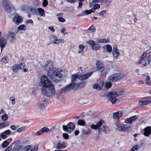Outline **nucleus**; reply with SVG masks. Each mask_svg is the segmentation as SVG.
<instances>
[{"mask_svg":"<svg viewBox=\"0 0 151 151\" xmlns=\"http://www.w3.org/2000/svg\"><path fill=\"white\" fill-rule=\"evenodd\" d=\"M40 82L42 85V93L47 97H50L55 93L54 86L50 80L45 76L43 75L41 78Z\"/></svg>","mask_w":151,"mask_h":151,"instance_id":"f257e3e1","label":"nucleus"},{"mask_svg":"<svg viewBox=\"0 0 151 151\" xmlns=\"http://www.w3.org/2000/svg\"><path fill=\"white\" fill-rule=\"evenodd\" d=\"M53 63L52 61L48 60L44 66V69L47 72V75L50 79L53 78V76L61 77L60 73L58 69L53 67Z\"/></svg>","mask_w":151,"mask_h":151,"instance_id":"f03ea898","label":"nucleus"},{"mask_svg":"<svg viewBox=\"0 0 151 151\" xmlns=\"http://www.w3.org/2000/svg\"><path fill=\"white\" fill-rule=\"evenodd\" d=\"M104 123V121L102 119H101L97 122L96 124H92L91 125V129L96 130L98 129V132L100 133V130L105 133H106V127L104 125H102V124Z\"/></svg>","mask_w":151,"mask_h":151,"instance_id":"7ed1b4c3","label":"nucleus"},{"mask_svg":"<svg viewBox=\"0 0 151 151\" xmlns=\"http://www.w3.org/2000/svg\"><path fill=\"white\" fill-rule=\"evenodd\" d=\"M124 92V91H121L117 93L116 91H113L108 93L107 96L110 102L113 104L115 103L117 100L116 97L119 95H122Z\"/></svg>","mask_w":151,"mask_h":151,"instance_id":"20e7f679","label":"nucleus"},{"mask_svg":"<svg viewBox=\"0 0 151 151\" xmlns=\"http://www.w3.org/2000/svg\"><path fill=\"white\" fill-rule=\"evenodd\" d=\"M124 77V75L121 73H116L110 76L108 78V81L114 82L120 80Z\"/></svg>","mask_w":151,"mask_h":151,"instance_id":"39448f33","label":"nucleus"},{"mask_svg":"<svg viewBox=\"0 0 151 151\" xmlns=\"http://www.w3.org/2000/svg\"><path fill=\"white\" fill-rule=\"evenodd\" d=\"M63 129L68 133H70L73 131L75 128V124L73 122H70L67 125L63 126Z\"/></svg>","mask_w":151,"mask_h":151,"instance_id":"423d86ee","label":"nucleus"},{"mask_svg":"<svg viewBox=\"0 0 151 151\" xmlns=\"http://www.w3.org/2000/svg\"><path fill=\"white\" fill-rule=\"evenodd\" d=\"M86 43L89 45L92 49L93 50H97L99 49L101 47L100 44L92 40H90L87 41Z\"/></svg>","mask_w":151,"mask_h":151,"instance_id":"0eeeda50","label":"nucleus"},{"mask_svg":"<svg viewBox=\"0 0 151 151\" xmlns=\"http://www.w3.org/2000/svg\"><path fill=\"white\" fill-rule=\"evenodd\" d=\"M76 85V83H72L67 86L65 88L60 89L59 91L60 93H67L71 90L74 89L75 86Z\"/></svg>","mask_w":151,"mask_h":151,"instance_id":"6e6552de","label":"nucleus"},{"mask_svg":"<svg viewBox=\"0 0 151 151\" xmlns=\"http://www.w3.org/2000/svg\"><path fill=\"white\" fill-rule=\"evenodd\" d=\"M2 4L4 5V8L6 11L10 12L11 9L13 8L12 4L8 0H3Z\"/></svg>","mask_w":151,"mask_h":151,"instance_id":"1a4fd4ad","label":"nucleus"},{"mask_svg":"<svg viewBox=\"0 0 151 151\" xmlns=\"http://www.w3.org/2000/svg\"><path fill=\"white\" fill-rule=\"evenodd\" d=\"M8 38L10 40V41L11 43H14L16 39V33L14 32H9L7 35Z\"/></svg>","mask_w":151,"mask_h":151,"instance_id":"9d476101","label":"nucleus"},{"mask_svg":"<svg viewBox=\"0 0 151 151\" xmlns=\"http://www.w3.org/2000/svg\"><path fill=\"white\" fill-rule=\"evenodd\" d=\"M138 118V116L135 115L127 118L125 120L124 122L126 124H131L133 122L136 120Z\"/></svg>","mask_w":151,"mask_h":151,"instance_id":"9b49d317","label":"nucleus"},{"mask_svg":"<svg viewBox=\"0 0 151 151\" xmlns=\"http://www.w3.org/2000/svg\"><path fill=\"white\" fill-rule=\"evenodd\" d=\"M131 127V126L128 127L127 125H125L124 126H118L117 127V129L119 131L128 132L130 130Z\"/></svg>","mask_w":151,"mask_h":151,"instance_id":"f8f14e48","label":"nucleus"},{"mask_svg":"<svg viewBox=\"0 0 151 151\" xmlns=\"http://www.w3.org/2000/svg\"><path fill=\"white\" fill-rule=\"evenodd\" d=\"M116 47V45L114 46L112 52V54L113 57L116 59L118 58V56L120 55L119 50Z\"/></svg>","mask_w":151,"mask_h":151,"instance_id":"ddd939ff","label":"nucleus"},{"mask_svg":"<svg viewBox=\"0 0 151 151\" xmlns=\"http://www.w3.org/2000/svg\"><path fill=\"white\" fill-rule=\"evenodd\" d=\"M13 21L16 24H19L22 23V17L18 14L16 15L14 17Z\"/></svg>","mask_w":151,"mask_h":151,"instance_id":"4468645a","label":"nucleus"},{"mask_svg":"<svg viewBox=\"0 0 151 151\" xmlns=\"http://www.w3.org/2000/svg\"><path fill=\"white\" fill-rule=\"evenodd\" d=\"M92 73V72H89L86 74L79 76L78 79L80 80H84L88 79Z\"/></svg>","mask_w":151,"mask_h":151,"instance_id":"2eb2a0df","label":"nucleus"},{"mask_svg":"<svg viewBox=\"0 0 151 151\" xmlns=\"http://www.w3.org/2000/svg\"><path fill=\"white\" fill-rule=\"evenodd\" d=\"M150 103H151V100H140L139 101L138 105L140 106H143L149 104Z\"/></svg>","mask_w":151,"mask_h":151,"instance_id":"dca6fc26","label":"nucleus"},{"mask_svg":"<svg viewBox=\"0 0 151 151\" xmlns=\"http://www.w3.org/2000/svg\"><path fill=\"white\" fill-rule=\"evenodd\" d=\"M144 131L143 134L147 137H148L151 134V127L148 126L145 127L144 129Z\"/></svg>","mask_w":151,"mask_h":151,"instance_id":"f3484780","label":"nucleus"},{"mask_svg":"<svg viewBox=\"0 0 151 151\" xmlns=\"http://www.w3.org/2000/svg\"><path fill=\"white\" fill-rule=\"evenodd\" d=\"M67 144L64 142L59 141L57 144V147L58 149H62L66 147Z\"/></svg>","mask_w":151,"mask_h":151,"instance_id":"a211bd4d","label":"nucleus"},{"mask_svg":"<svg viewBox=\"0 0 151 151\" xmlns=\"http://www.w3.org/2000/svg\"><path fill=\"white\" fill-rule=\"evenodd\" d=\"M49 129L46 127H45L41 129L40 130L38 131V133L39 135L42 134L44 133H47L50 132Z\"/></svg>","mask_w":151,"mask_h":151,"instance_id":"6ab92c4d","label":"nucleus"},{"mask_svg":"<svg viewBox=\"0 0 151 151\" xmlns=\"http://www.w3.org/2000/svg\"><path fill=\"white\" fill-rule=\"evenodd\" d=\"M47 101L45 98L42 99V103L40 104V108L41 109L44 108L47 105Z\"/></svg>","mask_w":151,"mask_h":151,"instance_id":"aec40b11","label":"nucleus"},{"mask_svg":"<svg viewBox=\"0 0 151 151\" xmlns=\"http://www.w3.org/2000/svg\"><path fill=\"white\" fill-rule=\"evenodd\" d=\"M86 82H83L78 84L76 83V85L75 86L74 89L76 90L77 88H81L84 87L86 86Z\"/></svg>","mask_w":151,"mask_h":151,"instance_id":"412c9836","label":"nucleus"},{"mask_svg":"<svg viewBox=\"0 0 151 151\" xmlns=\"http://www.w3.org/2000/svg\"><path fill=\"white\" fill-rule=\"evenodd\" d=\"M16 144L15 146L12 149V151H22L23 150V149L22 147L20 145H17V144Z\"/></svg>","mask_w":151,"mask_h":151,"instance_id":"4be33fe9","label":"nucleus"},{"mask_svg":"<svg viewBox=\"0 0 151 151\" xmlns=\"http://www.w3.org/2000/svg\"><path fill=\"white\" fill-rule=\"evenodd\" d=\"M147 59H140L139 61L136 63L137 65L141 64L143 66H147V63H148L147 61Z\"/></svg>","mask_w":151,"mask_h":151,"instance_id":"5701e85b","label":"nucleus"},{"mask_svg":"<svg viewBox=\"0 0 151 151\" xmlns=\"http://www.w3.org/2000/svg\"><path fill=\"white\" fill-rule=\"evenodd\" d=\"M9 58L6 56L5 55L1 58L0 60V62L2 63H4L5 64H8L9 62Z\"/></svg>","mask_w":151,"mask_h":151,"instance_id":"b1692460","label":"nucleus"},{"mask_svg":"<svg viewBox=\"0 0 151 151\" xmlns=\"http://www.w3.org/2000/svg\"><path fill=\"white\" fill-rule=\"evenodd\" d=\"M6 45V42L4 41V38L3 37H1L0 38V47L1 48V50L4 48Z\"/></svg>","mask_w":151,"mask_h":151,"instance_id":"393cba45","label":"nucleus"},{"mask_svg":"<svg viewBox=\"0 0 151 151\" xmlns=\"http://www.w3.org/2000/svg\"><path fill=\"white\" fill-rule=\"evenodd\" d=\"M122 113L121 111H118L113 114V117L114 118L119 119L121 116Z\"/></svg>","mask_w":151,"mask_h":151,"instance_id":"a878e982","label":"nucleus"},{"mask_svg":"<svg viewBox=\"0 0 151 151\" xmlns=\"http://www.w3.org/2000/svg\"><path fill=\"white\" fill-rule=\"evenodd\" d=\"M9 123L8 122H2L0 123V129L3 128L9 125Z\"/></svg>","mask_w":151,"mask_h":151,"instance_id":"bb28decb","label":"nucleus"},{"mask_svg":"<svg viewBox=\"0 0 151 151\" xmlns=\"http://www.w3.org/2000/svg\"><path fill=\"white\" fill-rule=\"evenodd\" d=\"M95 10H92V9H89L88 10H86L84 12H82V14L78 15V16H82L84 15L85 14H88L91 13L92 12H94Z\"/></svg>","mask_w":151,"mask_h":151,"instance_id":"cd10ccee","label":"nucleus"},{"mask_svg":"<svg viewBox=\"0 0 151 151\" xmlns=\"http://www.w3.org/2000/svg\"><path fill=\"white\" fill-rule=\"evenodd\" d=\"M79 75L78 73H75L73 75L71 78V81L72 83H74L76 81V80L78 78Z\"/></svg>","mask_w":151,"mask_h":151,"instance_id":"c85d7f7f","label":"nucleus"},{"mask_svg":"<svg viewBox=\"0 0 151 151\" xmlns=\"http://www.w3.org/2000/svg\"><path fill=\"white\" fill-rule=\"evenodd\" d=\"M38 12L40 15L41 16L44 17L45 15V12L44 9L41 8L38 9Z\"/></svg>","mask_w":151,"mask_h":151,"instance_id":"c756f323","label":"nucleus"},{"mask_svg":"<svg viewBox=\"0 0 151 151\" xmlns=\"http://www.w3.org/2000/svg\"><path fill=\"white\" fill-rule=\"evenodd\" d=\"M108 70L107 68H104L101 72V75L102 76H105L108 73Z\"/></svg>","mask_w":151,"mask_h":151,"instance_id":"7c9ffc66","label":"nucleus"},{"mask_svg":"<svg viewBox=\"0 0 151 151\" xmlns=\"http://www.w3.org/2000/svg\"><path fill=\"white\" fill-rule=\"evenodd\" d=\"M85 123V121L83 119H79L78 121V124L80 126H84Z\"/></svg>","mask_w":151,"mask_h":151,"instance_id":"2f4dec72","label":"nucleus"},{"mask_svg":"<svg viewBox=\"0 0 151 151\" xmlns=\"http://www.w3.org/2000/svg\"><path fill=\"white\" fill-rule=\"evenodd\" d=\"M13 71L15 73H17L19 70L18 68V64H14L12 67Z\"/></svg>","mask_w":151,"mask_h":151,"instance_id":"473e14b6","label":"nucleus"},{"mask_svg":"<svg viewBox=\"0 0 151 151\" xmlns=\"http://www.w3.org/2000/svg\"><path fill=\"white\" fill-rule=\"evenodd\" d=\"M99 42L100 43H109L110 42L109 39L107 38L106 39H103L99 40Z\"/></svg>","mask_w":151,"mask_h":151,"instance_id":"72a5a7b5","label":"nucleus"},{"mask_svg":"<svg viewBox=\"0 0 151 151\" xmlns=\"http://www.w3.org/2000/svg\"><path fill=\"white\" fill-rule=\"evenodd\" d=\"M96 66L98 70H100L103 68V65L99 61H98L96 63Z\"/></svg>","mask_w":151,"mask_h":151,"instance_id":"f704fd0d","label":"nucleus"},{"mask_svg":"<svg viewBox=\"0 0 151 151\" xmlns=\"http://www.w3.org/2000/svg\"><path fill=\"white\" fill-rule=\"evenodd\" d=\"M91 130L90 129L88 128L87 130L85 129H83L82 130V132L83 134L85 135L88 134L91 132Z\"/></svg>","mask_w":151,"mask_h":151,"instance_id":"c9c22d12","label":"nucleus"},{"mask_svg":"<svg viewBox=\"0 0 151 151\" xmlns=\"http://www.w3.org/2000/svg\"><path fill=\"white\" fill-rule=\"evenodd\" d=\"M88 30L91 31V32H96V29L95 27H94L93 25H92L88 29Z\"/></svg>","mask_w":151,"mask_h":151,"instance_id":"e433bc0d","label":"nucleus"},{"mask_svg":"<svg viewBox=\"0 0 151 151\" xmlns=\"http://www.w3.org/2000/svg\"><path fill=\"white\" fill-rule=\"evenodd\" d=\"M19 141H16L15 142H13L12 143V145L9 146L8 147H7L5 150L4 151H10L12 149V145H15V144H17V142H18Z\"/></svg>","mask_w":151,"mask_h":151,"instance_id":"4c0bfd02","label":"nucleus"},{"mask_svg":"<svg viewBox=\"0 0 151 151\" xmlns=\"http://www.w3.org/2000/svg\"><path fill=\"white\" fill-rule=\"evenodd\" d=\"M106 46L107 51L109 53H110L111 52L112 50L111 46L107 44L106 45Z\"/></svg>","mask_w":151,"mask_h":151,"instance_id":"58836bf2","label":"nucleus"},{"mask_svg":"<svg viewBox=\"0 0 151 151\" xmlns=\"http://www.w3.org/2000/svg\"><path fill=\"white\" fill-rule=\"evenodd\" d=\"M111 82L109 81L108 82H106L105 85V88L108 89L110 88L112 86Z\"/></svg>","mask_w":151,"mask_h":151,"instance_id":"ea45409f","label":"nucleus"},{"mask_svg":"<svg viewBox=\"0 0 151 151\" xmlns=\"http://www.w3.org/2000/svg\"><path fill=\"white\" fill-rule=\"evenodd\" d=\"M25 127H21L18 129L17 130V132L20 133L23 132L25 130Z\"/></svg>","mask_w":151,"mask_h":151,"instance_id":"a19ab883","label":"nucleus"},{"mask_svg":"<svg viewBox=\"0 0 151 151\" xmlns=\"http://www.w3.org/2000/svg\"><path fill=\"white\" fill-rule=\"evenodd\" d=\"M57 38L56 36L55 35H52L50 37V40L51 41V42L53 44V42H55L56 39Z\"/></svg>","mask_w":151,"mask_h":151,"instance_id":"79ce46f5","label":"nucleus"},{"mask_svg":"<svg viewBox=\"0 0 151 151\" xmlns=\"http://www.w3.org/2000/svg\"><path fill=\"white\" fill-rule=\"evenodd\" d=\"M26 29V27L24 24L20 25L18 27V29H19V30H25Z\"/></svg>","mask_w":151,"mask_h":151,"instance_id":"37998d69","label":"nucleus"},{"mask_svg":"<svg viewBox=\"0 0 151 151\" xmlns=\"http://www.w3.org/2000/svg\"><path fill=\"white\" fill-rule=\"evenodd\" d=\"M25 63H20L19 65L18 64V68L19 69L22 70L25 67Z\"/></svg>","mask_w":151,"mask_h":151,"instance_id":"c03bdc74","label":"nucleus"},{"mask_svg":"<svg viewBox=\"0 0 151 151\" xmlns=\"http://www.w3.org/2000/svg\"><path fill=\"white\" fill-rule=\"evenodd\" d=\"M93 88L98 90H101V88L100 86L97 83H95L93 85Z\"/></svg>","mask_w":151,"mask_h":151,"instance_id":"a18cd8bd","label":"nucleus"},{"mask_svg":"<svg viewBox=\"0 0 151 151\" xmlns=\"http://www.w3.org/2000/svg\"><path fill=\"white\" fill-rule=\"evenodd\" d=\"M30 11L33 13L37 14L38 9L36 8H31L30 9Z\"/></svg>","mask_w":151,"mask_h":151,"instance_id":"49530a36","label":"nucleus"},{"mask_svg":"<svg viewBox=\"0 0 151 151\" xmlns=\"http://www.w3.org/2000/svg\"><path fill=\"white\" fill-rule=\"evenodd\" d=\"M38 145H35L33 147L30 151H37L38 149Z\"/></svg>","mask_w":151,"mask_h":151,"instance_id":"de8ad7c7","label":"nucleus"},{"mask_svg":"<svg viewBox=\"0 0 151 151\" xmlns=\"http://www.w3.org/2000/svg\"><path fill=\"white\" fill-rule=\"evenodd\" d=\"M8 116L6 114H4L1 117V119L3 121L6 120L8 119Z\"/></svg>","mask_w":151,"mask_h":151,"instance_id":"09e8293b","label":"nucleus"},{"mask_svg":"<svg viewBox=\"0 0 151 151\" xmlns=\"http://www.w3.org/2000/svg\"><path fill=\"white\" fill-rule=\"evenodd\" d=\"M9 145V142L6 141H5L2 143V146L3 148H5L6 147Z\"/></svg>","mask_w":151,"mask_h":151,"instance_id":"8fccbe9b","label":"nucleus"},{"mask_svg":"<svg viewBox=\"0 0 151 151\" xmlns=\"http://www.w3.org/2000/svg\"><path fill=\"white\" fill-rule=\"evenodd\" d=\"M147 55V52H144L143 55H142L140 57V59H147L146 56Z\"/></svg>","mask_w":151,"mask_h":151,"instance_id":"3c124183","label":"nucleus"},{"mask_svg":"<svg viewBox=\"0 0 151 151\" xmlns=\"http://www.w3.org/2000/svg\"><path fill=\"white\" fill-rule=\"evenodd\" d=\"M147 61L148 63L151 66V54L148 56Z\"/></svg>","mask_w":151,"mask_h":151,"instance_id":"603ef678","label":"nucleus"},{"mask_svg":"<svg viewBox=\"0 0 151 151\" xmlns=\"http://www.w3.org/2000/svg\"><path fill=\"white\" fill-rule=\"evenodd\" d=\"M32 146L31 145H28L24 147V149L25 151H28L31 148Z\"/></svg>","mask_w":151,"mask_h":151,"instance_id":"864d4df0","label":"nucleus"},{"mask_svg":"<svg viewBox=\"0 0 151 151\" xmlns=\"http://www.w3.org/2000/svg\"><path fill=\"white\" fill-rule=\"evenodd\" d=\"M63 136L64 138L65 139H68L69 137V135L68 134L65 133H63Z\"/></svg>","mask_w":151,"mask_h":151,"instance_id":"5fc2aeb1","label":"nucleus"},{"mask_svg":"<svg viewBox=\"0 0 151 151\" xmlns=\"http://www.w3.org/2000/svg\"><path fill=\"white\" fill-rule=\"evenodd\" d=\"M48 3L47 0H43L42 3V6L45 7L46 6L48 5Z\"/></svg>","mask_w":151,"mask_h":151,"instance_id":"6e6d98bb","label":"nucleus"},{"mask_svg":"<svg viewBox=\"0 0 151 151\" xmlns=\"http://www.w3.org/2000/svg\"><path fill=\"white\" fill-rule=\"evenodd\" d=\"M100 8V5L97 4H95L93 6V8L94 9H99Z\"/></svg>","mask_w":151,"mask_h":151,"instance_id":"4d7b16f0","label":"nucleus"},{"mask_svg":"<svg viewBox=\"0 0 151 151\" xmlns=\"http://www.w3.org/2000/svg\"><path fill=\"white\" fill-rule=\"evenodd\" d=\"M0 137H1L2 139H5L7 137V136L6 135V134L4 133L3 132L0 135Z\"/></svg>","mask_w":151,"mask_h":151,"instance_id":"13d9d810","label":"nucleus"},{"mask_svg":"<svg viewBox=\"0 0 151 151\" xmlns=\"http://www.w3.org/2000/svg\"><path fill=\"white\" fill-rule=\"evenodd\" d=\"M58 19L59 21L60 22H64L65 21V19L62 17H58Z\"/></svg>","mask_w":151,"mask_h":151,"instance_id":"bf43d9fd","label":"nucleus"},{"mask_svg":"<svg viewBox=\"0 0 151 151\" xmlns=\"http://www.w3.org/2000/svg\"><path fill=\"white\" fill-rule=\"evenodd\" d=\"M4 133L6 135H9L11 133V132L9 130H7L4 132Z\"/></svg>","mask_w":151,"mask_h":151,"instance_id":"052dcab7","label":"nucleus"},{"mask_svg":"<svg viewBox=\"0 0 151 151\" xmlns=\"http://www.w3.org/2000/svg\"><path fill=\"white\" fill-rule=\"evenodd\" d=\"M15 98L14 97L12 96L10 98V100L12 101V104H14L15 103Z\"/></svg>","mask_w":151,"mask_h":151,"instance_id":"680f3d73","label":"nucleus"},{"mask_svg":"<svg viewBox=\"0 0 151 151\" xmlns=\"http://www.w3.org/2000/svg\"><path fill=\"white\" fill-rule=\"evenodd\" d=\"M138 145H134L132 148V150L135 151H137L138 149Z\"/></svg>","mask_w":151,"mask_h":151,"instance_id":"e2e57ef3","label":"nucleus"},{"mask_svg":"<svg viewBox=\"0 0 151 151\" xmlns=\"http://www.w3.org/2000/svg\"><path fill=\"white\" fill-rule=\"evenodd\" d=\"M104 0H93V3H102L104 1Z\"/></svg>","mask_w":151,"mask_h":151,"instance_id":"0e129e2a","label":"nucleus"},{"mask_svg":"<svg viewBox=\"0 0 151 151\" xmlns=\"http://www.w3.org/2000/svg\"><path fill=\"white\" fill-rule=\"evenodd\" d=\"M106 14V11L105 10H103L99 13V14L101 16H103L104 14Z\"/></svg>","mask_w":151,"mask_h":151,"instance_id":"69168bd1","label":"nucleus"},{"mask_svg":"<svg viewBox=\"0 0 151 151\" xmlns=\"http://www.w3.org/2000/svg\"><path fill=\"white\" fill-rule=\"evenodd\" d=\"M79 47L80 49H81V52L82 53L83 52V50L85 48L84 46L82 45H79Z\"/></svg>","mask_w":151,"mask_h":151,"instance_id":"338daca9","label":"nucleus"},{"mask_svg":"<svg viewBox=\"0 0 151 151\" xmlns=\"http://www.w3.org/2000/svg\"><path fill=\"white\" fill-rule=\"evenodd\" d=\"M38 132H39L38 131L36 132H32V135L34 136H39V134L38 133H37Z\"/></svg>","mask_w":151,"mask_h":151,"instance_id":"774afa93","label":"nucleus"}]
</instances>
